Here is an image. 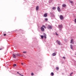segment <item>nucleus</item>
<instances>
[{
  "instance_id": "32",
  "label": "nucleus",
  "mask_w": 76,
  "mask_h": 76,
  "mask_svg": "<svg viewBox=\"0 0 76 76\" xmlns=\"http://www.w3.org/2000/svg\"><path fill=\"white\" fill-rule=\"evenodd\" d=\"M56 34L57 35H58V34H57V33H56Z\"/></svg>"
},
{
  "instance_id": "17",
  "label": "nucleus",
  "mask_w": 76,
  "mask_h": 76,
  "mask_svg": "<svg viewBox=\"0 0 76 76\" xmlns=\"http://www.w3.org/2000/svg\"><path fill=\"white\" fill-rule=\"evenodd\" d=\"M41 38L42 39H43L44 38V36L42 35L41 36Z\"/></svg>"
},
{
  "instance_id": "27",
  "label": "nucleus",
  "mask_w": 76,
  "mask_h": 76,
  "mask_svg": "<svg viewBox=\"0 0 76 76\" xmlns=\"http://www.w3.org/2000/svg\"><path fill=\"white\" fill-rule=\"evenodd\" d=\"M70 3H73V1H70Z\"/></svg>"
},
{
  "instance_id": "16",
  "label": "nucleus",
  "mask_w": 76,
  "mask_h": 76,
  "mask_svg": "<svg viewBox=\"0 0 76 76\" xmlns=\"http://www.w3.org/2000/svg\"><path fill=\"white\" fill-rule=\"evenodd\" d=\"M56 9V7H54L52 8V9H53V10H55Z\"/></svg>"
},
{
  "instance_id": "14",
  "label": "nucleus",
  "mask_w": 76,
  "mask_h": 76,
  "mask_svg": "<svg viewBox=\"0 0 76 76\" xmlns=\"http://www.w3.org/2000/svg\"><path fill=\"white\" fill-rule=\"evenodd\" d=\"M62 6L64 7H66V4H64L62 5Z\"/></svg>"
},
{
  "instance_id": "11",
  "label": "nucleus",
  "mask_w": 76,
  "mask_h": 76,
  "mask_svg": "<svg viewBox=\"0 0 76 76\" xmlns=\"http://www.w3.org/2000/svg\"><path fill=\"white\" fill-rule=\"evenodd\" d=\"M39 9V7L38 6H37L36 7V10H38Z\"/></svg>"
},
{
  "instance_id": "13",
  "label": "nucleus",
  "mask_w": 76,
  "mask_h": 76,
  "mask_svg": "<svg viewBox=\"0 0 76 76\" xmlns=\"http://www.w3.org/2000/svg\"><path fill=\"white\" fill-rule=\"evenodd\" d=\"M53 56H55L56 55V53H54L52 54Z\"/></svg>"
},
{
  "instance_id": "30",
  "label": "nucleus",
  "mask_w": 76,
  "mask_h": 76,
  "mask_svg": "<svg viewBox=\"0 0 76 76\" xmlns=\"http://www.w3.org/2000/svg\"><path fill=\"white\" fill-rule=\"evenodd\" d=\"M21 64H22V65H23V63H22Z\"/></svg>"
},
{
  "instance_id": "26",
  "label": "nucleus",
  "mask_w": 76,
  "mask_h": 76,
  "mask_svg": "<svg viewBox=\"0 0 76 76\" xmlns=\"http://www.w3.org/2000/svg\"><path fill=\"white\" fill-rule=\"evenodd\" d=\"M19 75H21V76H23V75H21V74L20 73H19Z\"/></svg>"
},
{
  "instance_id": "6",
  "label": "nucleus",
  "mask_w": 76,
  "mask_h": 76,
  "mask_svg": "<svg viewBox=\"0 0 76 76\" xmlns=\"http://www.w3.org/2000/svg\"><path fill=\"white\" fill-rule=\"evenodd\" d=\"M43 35H44V38L45 39L47 38V35H46V34H45L44 33Z\"/></svg>"
},
{
  "instance_id": "34",
  "label": "nucleus",
  "mask_w": 76,
  "mask_h": 76,
  "mask_svg": "<svg viewBox=\"0 0 76 76\" xmlns=\"http://www.w3.org/2000/svg\"><path fill=\"white\" fill-rule=\"evenodd\" d=\"M75 55H76V54H75Z\"/></svg>"
},
{
  "instance_id": "23",
  "label": "nucleus",
  "mask_w": 76,
  "mask_h": 76,
  "mask_svg": "<svg viewBox=\"0 0 76 76\" xmlns=\"http://www.w3.org/2000/svg\"><path fill=\"white\" fill-rule=\"evenodd\" d=\"M13 66L14 67H15V66H16V64H14Z\"/></svg>"
},
{
  "instance_id": "3",
  "label": "nucleus",
  "mask_w": 76,
  "mask_h": 76,
  "mask_svg": "<svg viewBox=\"0 0 76 76\" xmlns=\"http://www.w3.org/2000/svg\"><path fill=\"white\" fill-rule=\"evenodd\" d=\"M60 18L61 20H63L64 19V17H63V15H61L60 16Z\"/></svg>"
},
{
  "instance_id": "10",
  "label": "nucleus",
  "mask_w": 76,
  "mask_h": 76,
  "mask_svg": "<svg viewBox=\"0 0 76 76\" xmlns=\"http://www.w3.org/2000/svg\"><path fill=\"white\" fill-rule=\"evenodd\" d=\"M44 17H47V13L45 14H44Z\"/></svg>"
},
{
  "instance_id": "28",
  "label": "nucleus",
  "mask_w": 76,
  "mask_h": 76,
  "mask_svg": "<svg viewBox=\"0 0 76 76\" xmlns=\"http://www.w3.org/2000/svg\"><path fill=\"white\" fill-rule=\"evenodd\" d=\"M75 23H76V19H75Z\"/></svg>"
},
{
  "instance_id": "24",
  "label": "nucleus",
  "mask_w": 76,
  "mask_h": 76,
  "mask_svg": "<svg viewBox=\"0 0 76 76\" xmlns=\"http://www.w3.org/2000/svg\"><path fill=\"white\" fill-rule=\"evenodd\" d=\"M72 74H73V73H72L70 74V76H72Z\"/></svg>"
},
{
  "instance_id": "4",
  "label": "nucleus",
  "mask_w": 76,
  "mask_h": 76,
  "mask_svg": "<svg viewBox=\"0 0 76 76\" xmlns=\"http://www.w3.org/2000/svg\"><path fill=\"white\" fill-rule=\"evenodd\" d=\"M56 42H57L58 45H60V44H61L60 42L58 41V40H57Z\"/></svg>"
},
{
  "instance_id": "31",
  "label": "nucleus",
  "mask_w": 76,
  "mask_h": 76,
  "mask_svg": "<svg viewBox=\"0 0 76 76\" xmlns=\"http://www.w3.org/2000/svg\"><path fill=\"white\" fill-rule=\"evenodd\" d=\"M2 50V48H0V50Z\"/></svg>"
},
{
  "instance_id": "25",
  "label": "nucleus",
  "mask_w": 76,
  "mask_h": 76,
  "mask_svg": "<svg viewBox=\"0 0 76 76\" xmlns=\"http://www.w3.org/2000/svg\"><path fill=\"white\" fill-rule=\"evenodd\" d=\"M23 53H26V51H23Z\"/></svg>"
},
{
  "instance_id": "21",
  "label": "nucleus",
  "mask_w": 76,
  "mask_h": 76,
  "mask_svg": "<svg viewBox=\"0 0 76 76\" xmlns=\"http://www.w3.org/2000/svg\"><path fill=\"white\" fill-rule=\"evenodd\" d=\"M63 58H64V60L66 59V57L64 56L62 57Z\"/></svg>"
},
{
  "instance_id": "7",
  "label": "nucleus",
  "mask_w": 76,
  "mask_h": 76,
  "mask_svg": "<svg viewBox=\"0 0 76 76\" xmlns=\"http://www.w3.org/2000/svg\"><path fill=\"white\" fill-rule=\"evenodd\" d=\"M41 29L42 31H44V28L43 27H41Z\"/></svg>"
},
{
  "instance_id": "2",
  "label": "nucleus",
  "mask_w": 76,
  "mask_h": 76,
  "mask_svg": "<svg viewBox=\"0 0 76 76\" xmlns=\"http://www.w3.org/2000/svg\"><path fill=\"white\" fill-rule=\"evenodd\" d=\"M19 56V54H13V55L12 57H13V58H16V56Z\"/></svg>"
},
{
  "instance_id": "33",
  "label": "nucleus",
  "mask_w": 76,
  "mask_h": 76,
  "mask_svg": "<svg viewBox=\"0 0 76 76\" xmlns=\"http://www.w3.org/2000/svg\"><path fill=\"white\" fill-rule=\"evenodd\" d=\"M17 73H18V74H19V72H17Z\"/></svg>"
},
{
  "instance_id": "22",
  "label": "nucleus",
  "mask_w": 76,
  "mask_h": 76,
  "mask_svg": "<svg viewBox=\"0 0 76 76\" xmlns=\"http://www.w3.org/2000/svg\"><path fill=\"white\" fill-rule=\"evenodd\" d=\"M45 20H46V21H47V20H48V18H45Z\"/></svg>"
},
{
  "instance_id": "9",
  "label": "nucleus",
  "mask_w": 76,
  "mask_h": 76,
  "mask_svg": "<svg viewBox=\"0 0 76 76\" xmlns=\"http://www.w3.org/2000/svg\"><path fill=\"white\" fill-rule=\"evenodd\" d=\"M58 27L60 28H61L63 27V26L62 25H59L58 26Z\"/></svg>"
},
{
  "instance_id": "8",
  "label": "nucleus",
  "mask_w": 76,
  "mask_h": 76,
  "mask_svg": "<svg viewBox=\"0 0 76 76\" xmlns=\"http://www.w3.org/2000/svg\"><path fill=\"white\" fill-rule=\"evenodd\" d=\"M73 39H71V41H70V43L71 44H74V42H73Z\"/></svg>"
},
{
  "instance_id": "19",
  "label": "nucleus",
  "mask_w": 76,
  "mask_h": 76,
  "mask_svg": "<svg viewBox=\"0 0 76 76\" xmlns=\"http://www.w3.org/2000/svg\"><path fill=\"white\" fill-rule=\"evenodd\" d=\"M56 69H57V70H58V69H59V68L58 67H56Z\"/></svg>"
},
{
  "instance_id": "5",
  "label": "nucleus",
  "mask_w": 76,
  "mask_h": 76,
  "mask_svg": "<svg viewBox=\"0 0 76 76\" xmlns=\"http://www.w3.org/2000/svg\"><path fill=\"white\" fill-rule=\"evenodd\" d=\"M57 10L58 12H61V10H60V8L59 7H58Z\"/></svg>"
},
{
  "instance_id": "18",
  "label": "nucleus",
  "mask_w": 76,
  "mask_h": 76,
  "mask_svg": "<svg viewBox=\"0 0 76 76\" xmlns=\"http://www.w3.org/2000/svg\"><path fill=\"white\" fill-rule=\"evenodd\" d=\"M51 74L52 76H54V73L51 72Z\"/></svg>"
},
{
  "instance_id": "1",
  "label": "nucleus",
  "mask_w": 76,
  "mask_h": 76,
  "mask_svg": "<svg viewBox=\"0 0 76 76\" xmlns=\"http://www.w3.org/2000/svg\"><path fill=\"white\" fill-rule=\"evenodd\" d=\"M47 27V28L48 29H52L53 28V27L52 26H50V25H48Z\"/></svg>"
},
{
  "instance_id": "29",
  "label": "nucleus",
  "mask_w": 76,
  "mask_h": 76,
  "mask_svg": "<svg viewBox=\"0 0 76 76\" xmlns=\"http://www.w3.org/2000/svg\"><path fill=\"white\" fill-rule=\"evenodd\" d=\"M4 36H6V34H4Z\"/></svg>"
},
{
  "instance_id": "12",
  "label": "nucleus",
  "mask_w": 76,
  "mask_h": 76,
  "mask_svg": "<svg viewBox=\"0 0 76 76\" xmlns=\"http://www.w3.org/2000/svg\"><path fill=\"white\" fill-rule=\"evenodd\" d=\"M70 47L71 49H73V45H70Z\"/></svg>"
},
{
  "instance_id": "20",
  "label": "nucleus",
  "mask_w": 76,
  "mask_h": 76,
  "mask_svg": "<svg viewBox=\"0 0 76 76\" xmlns=\"http://www.w3.org/2000/svg\"><path fill=\"white\" fill-rule=\"evenodd\" d=\"M34 73H32V72L31 73V76H34Z\"/></svg>"
},
{
  "instance_id": "15",
  "label": "nucleus",
  "mask_w": 76,
  "mask_h": 76,
  "mask_svg": "<svg viewBox=\"0 0 76 76\" xmlns=\"http://www.w3.org/2000/svg\"><path fill=\"white\" fill-rule=\"evenodd\" d=\"M42 27L44 28H45V29H46V28H47V27H46V26H45L44 25H43L42 26Z\"/></svg>"
}]
</instances>
